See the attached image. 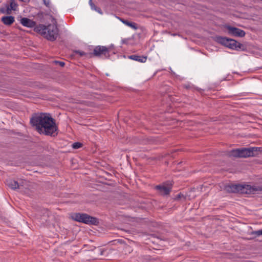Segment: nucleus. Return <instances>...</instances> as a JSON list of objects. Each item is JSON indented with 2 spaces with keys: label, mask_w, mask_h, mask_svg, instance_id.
<instances>
[{
  "label": "nucleus",
  "mask_w": 262,
  "mask_h": 262,
  "mask_svg": "<svg viewBox=\"0 0 262 262\" xmlns=\"http://www.w3.org/2000/svg\"><path fill=\"white\" fill-rule=\"evenodd\" d=\"M30 123L40 135L55 137L58 134V127L55 120L49 113H34Z\"/></svg>",
  "instance_id": "1"
},
{
  "label": "nucleus",
  "mask_w": 262,
  "mask_h": 262,
  "mask_svg": "<svg viewBox=\"0 0 262 262\" xmlns=\"http://www.w3.org/2000/svg\"><path fill=\"white\" fill-rule=\"evenodd\" d=\"M56 24H50L48 26L39 24L34 28L35 32L41 34L47 40L54 41L58 36L59 29Z\"/></svg>",
  "instance_id": "2"
},
{
  "label": "nucleus",
  "mask_w": 262,
  "mask_h": 262,
  "mask_svg": "<svg viewBox=\"0 0 262 262\" xmlns=\"http://www.w3.org/2000/svg\"><path fill=\"white\" fill-rule=\"evenodd\" d=\"M71 217L75 221L87 225L97 226L99 224L98 218L85 213H74L71 215Z\"/></svg>",
  "instance_id": "3"
},
{
  "label": "nucleus",
  "mask_w": 262,
  "mask_h": 262,
  "mask_svg": "<svg viewBox=\"0 0 262 262\" xmlns=\"http://www.w3.org/2000/svg\"><path fill=\"white\" fill-rule=\"evenodd\" d=\"M214 40L216 42L232 50L237 49V44L238 41L234 39L223 37L222 36H215Z\"/></svg>",
  "instance_id": "4"
},
{
  "label": "nucleus",
  "mask_w": 262,
  "mask_h": 262,
  "mask_svg": "<svg viewBox=\"0 0 262 262\" xmlns=\"http://www.w3.org/2000/svg\"><path fill=\"white\" fill-rule=\"evenodd\" d=\"M173 183L171 181H167L162 184L156 185L155 189L163 196L169 195L171 191Z\"/></svg>",
  "instance_id": "5"
},
{
  "label": "nucleus",
  "mask_w": 262,
  "mask_h": 262,
  "mask_svg": "<svg viewBox=\"0 0 262 262\" xmlns=\"http://www.w3.org/2000/svg\"><path fill=\"white\" fill-rule=\"evenodd\" d=\"M252 154V151L249 148H242L231 150L228 155L235 158H247L251 157Z\"/></svg>",
  "instance_id": "6"
},
{
  "label": "nucleus",
  "mask_w": 262,
  "mask_h": 262,
  "mask_svg": "<svg viewBox=\"0 0 262 262\" xmlns=\"http://www.w3.org/2000/svg\"><path fill=\"white\" fill-rule=\"evenodd\" d=\"M92 56H104L105 58H109L107 47L103 46H96L94 49L93 52L90 53V57H92Z\"/></svg>",
  "instance_id": "7"
},
{
  "label": "nucleus",
  "mask_w": 262,
  "mask_h": 262,
  "mask_svg": "<svg viewBox=\"0 0 262 262\" xmlns=\"http://www.w3.org/2000/svg\"><path fill=\"white\" fill-rule=\"evenodd\" d=\"M225 28L228 30V34L232 36L238 37H243L245 36V32L238 28L230 25H226Z\"/></svg>",
  "instance_id": "8"
},
{
  "label": "nucleus",
  "mask_w": 262,
  "mask_h": 262,
  "mask_svg": "<svg viewBox=\"0 0 262 262\" xmlns=\"http://www.w3.org/2000/svg\"><path fill=\"white\" fill-rule=\"evenodd\" d=\"M241 184H231L226 185L225 190L228 193H239Z\"/></svg>",
  "instance_id": "9"
},
{
  "label": "nucleus",
  "mask_w": 262,
  "mask_h": 262,
  "mask_svg": "<svg viewBox=\"0 0 262 262\" xmlns=\"http://www.w3.org/2000/svg\"><path fill=\"white\" fill-rule=\"evenodd\" d=\"M20 23L22 25H23L25 27H27L28 28H32V27H35L37 26H36V23L35 21L27 18V17H21L20 19Z\"/></svg>",
  "instance_id": "10"
},
{
  "label": "nucleus",
  "mask_w": 262,
  "mask_h": 262,
  "mask_svg": "<svg viewBox=\"0 0 262 262\" xmlns=\"http://www.w3.org/2000/svg\"><path fill=\"white\" fill-rule=\"evenodd\" d=\"M6 184L11 189L16 190L19 188V185L17 181L9 179L6 180Z\"/></svg>",
  "instance_id": "11"
},
{
  "label": "nucleus",
  "mask_w": 262,
  "mask_h": 262,
  "mask_svg": "<svg viewBox=\"0 0 262 262\" xmlns=\"http://www.w3.org/2000/svg\"><path fill=\"white\" fill-rule=\"evenodd\" d=\"M128 58L130 59L142 62L144 63L146 62L147 60V56L144 55H138L136 54L132 55L129 56Z\"/></svg>",
  "instance_id": "12"
},
{
  "label": "nucleus",
  "mask_w": 262,
  "mask_h": 262,
  "mask_svg": "<svg viewBox=\"0 0 262 262\" xmlns=\"http://www.w3.org/2000/svg\"><path fill=\"white\" fill-rule=\"evenodd\" d=\"M1 21L5 25L10 26L15 21L14 17L12 15L4 16L2 17Z\"/></svg>",
  "instance_id": "13"
},
{
  "label": "nucleus",
  "mask_w": 262,
  "mask_h": 262,
  "mask_svg": "<svg viewBox=\"0 0 262 262\" xmlns=\"http://www.w3.org/2000/svg\"><path fill=\"white\" fill-rule=\"evenodd\" d=\"M120 20L124 24L126 25V26L130 27L131 28L137 30V24L134 22L129 21L127 19H125L122 18H119Z\"/></svg>",
  "instance_id": "14"
},
{
  "label": "nucleus",
  "mask_w": 262,
  "mask_h": 262,
  "mask_svg": "<svg viewBox=\"0 0 262 262\" xmlns=\"http://www.w3.org/2000/svg\"><path fill=\"white\" fill-rule=\"evenodd\" d=\"M249 188V194H254L256 191H262V187L259 186H247Z\"/></svg>",
  "instance_id": "15"
},
{
  "label": "nucleus",
  "mask_w": 262,
  "mask_h": 262,
  "mask_svg": "<svg viewBox=\"0 0 262 262\" xmlns=\"http://www.w3.org/2000/svg\"><path fill=\"white\" fill-rule=\"evenodd\" d=\"M250 150L252 151V154H251V157H255L257 156L259 152L262 151V148L258 147H249Z\"/></svg>",
  "instance_id": "16"
},
{
  "label": "nucleus",
  "mask_w": 262,
  "mask_h": 262,
  "mask_svg": "<svg viewBox=\"0 0 262 262\" xmlns=\"http://www.w3.org/2000/svg\"><path fill=\"white\" fill-rule=\"evenodd\" d=\"M12 10H13L9 7V5L8 4H6L5 7L0 8V13L2 14H7L9 15L11 13Z\"/></svg>",
  "instance_id": "17"
},
{
  "label": "nucleus",
  "mask_w": 262,
  "mask_h": 262,
  "mask_svg": "<svg viewBox=\"0 0 262 262\" xmlns=\"http://www.w3.org/2000/svg\"><path fill=\"white\" fill-rule=\"evenodd\" d=\"M247 186L249 185H242L241 184V188L239 189V193L242 194H249V188Z\"/></svg>",
  "instance_id": "18"
},
{
  "label": "nucleus",
  "mask_w": 262,
  "mask_h": 262,
  "mask_svg": "<svg viewBox=\"0 0 262 262\" xmlns=\"http://www.w3.org/2000/svg\"><path fill=\"white\" fill-rule=\"evenodd\" d=\"M236 47L237 49L235 50L236 51H246L247 50V47L246 45L238 42H237Z\"/></svg>",
  "instance_id": "19"
},
{
  "label": "nucleus",
  "mask_w": 262,
  "mask_h": 262,
  "mask_svg": "<svg viewBox=\"0 0 262 262\" xmlns=\"http://www.w3.org/2000/svg\"><path fill=\"white\" fill-rule=\"evenodd\" d=\"M173 199L174 201H180L181 199H183L184 201H185L186 199V197L184 196V195L182 192H180L175 195Z\"/></svg>",
  "instance_id": "20"
},
{
  "label": "nucleus",
  "mask_w": 262,
  "mask_h": 262,
  "mask_svg": "<svg viewBox=\"0 0 262 262\" xmlns=\"http://www.w3.org/2000/svg\"><path fill=\"white\" fill-rule=\"evenodd\" d=\"M73 53H74V55H78L80 57H83L84 56H88L89 55L88 53H86L85 52L82 51H80V50H74L73 51ZM89 55H90V53H89Z\"/></svg>",
  "instance_id": "21"
},
{
  "label": "nucleus",
  "mask_w": 262,
  "mask_h": 262,
  "mask_svg": "<svg viewBox=\"0 0 262 262\" xmlns=\"http://www.w3.org/2000/svg\"><path fill=\"white\" fill-rule=\"evenodd\" d=\"M9 6L13 11H15L16 10V8L18 6V5L16 3H15L14 0H10V5Z\"/></svg>",
  "instance_id": "22"
},
{
  "label": "nucleus",
  "mask_w": 262,
  "mask_h": 262,
  "mask_svg": "<svg viewBox=\"0 0 262 262\" xmlns=\"http://www.w3.org/2000/svg\"><path fill=\"white\" fill-rule=\"evenodd\" d=\"M107 49H108V53L109 55V57L110 56L111 53L115 54V46L114 45H111L108 47H107Z\"/></svg>",
  "instance_id": "23"
},
{
  "label": "nucleus",
  "mask_w": 262,
  "mask_h": 262,
  "mask_svg": "<svg viewBox=\"0 0 262 262\" xmlns=\"http://www.w3.org/2000/svg\"><path fill=\"white\" fill-rule=\"evenodd\" d=\"M83 144L80 142H75L72 144V147L74 149H79L82 146Z\"/></svg>",
  "instance_id": "24"
},
{
  "label": "nucleus",
  "mask_w": 262,
  "mask_h": 262,
  "mask_svg": "<svg viewBox=\"0 0 262 262\" xmlns=\"http://www.w3.org/2000/svg\"><path fill=\"white\" fill-rule=\"evenodd\" d=\"M251 234L255 235V237H257L262 235V229L261 230L252 231L251 232Z\"/></svg>",
  "instance_id": "25"
},
{
  "label": "nucleus",
  "mask_w": 262,
  "mask_h": 262,
  "mask_svg": "<svg viewBox=\"0 0 262 262\" xmlns=\"http://www.w3.org/2000/svg\"><path fill=\"white\" fill-rule=\"evenodd\" d=\"M53 63L56 65H58L61 67H63L65 65V62L63 61H61L54 60L53 61Z\"/></svg>",
  "instance_id": "26"
},
{
  "label": "nucleus",
  "mask_w": 262,
  "mask_h": 262,
  "mask_svg": "<svg viewBox=\"0 0 262 262\" xmlns=\"http://www.w3.org/2000/svg\"><path fill=\"white\" fill-rule=\"evenodd\" d=\"M44 5L48 8L50 7V0H42Z\"/></svg>",
  "instance_id": "27"
},
{
  "label": "nucleus",
  "mask_w": 262,
  "mask_h": 262,
  "mask_svg": "<svg viewBox=\"0 0 262 262\" xmlns=\"http://www.w3.org/2000/svg\"><path fill=\"white\" fill-rule=\"evenodd\" d=\"M95 11H96V12H97L98 13H99L100 14H103L102 11L101 10V9L99 7H97V8L95 9Z\"/></svg>",
  "instance_id": "28"
},
{
  "label": "nucleus",
  "mask_w": 262,
  "mask_h": 262,
  "mask_svg": "<svg viewBox=\"0 0 262 262\" xmlns=\"http://www.w3.org/2000/svg\"><path fill=\"white\" fill-rule=\"evenodd\" d=\"M91 8L92 10H95V9L97 8V6L95 4H93Z\"/></svg>",
  "instance_id": "29"
},
{
  "label": "nucleus",
  "mask_w": 262,
  "mask_h": 262,
  "mask_svg": "<svg viewBox=\"0 0 262 262\" xmlns=\"http://www.w3.org/2000/svg\"><path fill=\"white\" fill-rule=\"evenodd\" d=\"M21 2H24V3H28L29 2L30 0H19Z\"/></svg>",
  "instance_id": "30"
},
{
  "label": "nucleus",
  "mask_w": 262,
  "mask_h": 262,
  "mask_svg": "<svg viewBox=\"0 0 262 262\" xmlns=\"http://www.w3.org/2000/svg\"><path fill=\"white\" fill-rule=\"evenodd\" d=\"M89 4L90 5V6H91L93 4H94L93 2H92V0H89Z\"/></svg>",
  "instance_id": "31"
},
{
  "label": "nucleus",
  "mask_w": 262,
  "mask_h": 262,
  "mask_svg": "<svg viewBox=\"0 0 262 262\" xmlns=\"http://www.w3.org/2000/svg\"><path fill=\"white\" fill-rule=\"evenodd\" d=\"M176 151H177L176 150H173L172 152H171V153L174 152H176Z\"/></svg>",
  "instance_id": "32"
}]
</instances>
